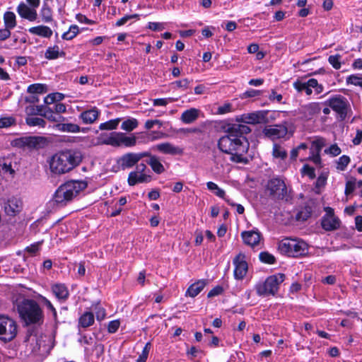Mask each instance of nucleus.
<instances>
[{"label": "nucleus", "instance_id": "f257e3e1", "mask_svg": "<svg viewBox=\"0 0 362 362\" xmlns=\"http://www.w3.org/2000/svg\"><path fill=\"white\" fill-rule=\"evenodd\" d=\"M251 129L247 124H233L226 129V135L218 141V149L231 156V160L236 163L245 162L244 155L247 153L250 144L245 136Z\"/></svg>", "mask_w": 362, "mask_h": 362}, {"label": "nucleus", "instance_id": "f03ea898", "mask_svg": "<svg viewBox=\"0 0 362 362\" xmlns=\"http://www.w3.org/2000/svg\"><path fill=\"white\" fill-rule=\"evenodd\" d=\"M83 154L77 149H68L55 153L49 160L50 171L55 175L65 174L79 165Z\"/></svg>", "mask_w": 362, "mask_h": 362}, {"label": "nucleus", "instance_id": "7ed1b4c3", "mask_svg": "<svg viewBox=\"0 0 362 362\" xmlns=\"http://www.w3.org/2000/svg\"><path fill=\"white\" fill-rule=\"evenodd\" d=\"M88 186V183L83 180H71L58 187L52 201L58 205L64 206L76 197Z\"/></svg>", "mask_w": 362, "mask_h": 362}, {"label": "nucleus", "instance_id": "20e7f679", "mask_svg": "<svg viewBox=\"0 0 362 362\" xmlns=\"http://www.w3.org/2000/svg\"><path fill=\"white\" fill-rule=\"evenodd\" d=\"M18 312L26 325H40L43 322V313L39 305L33 300L25 299L18 305Z\"/></svg>", "mask_w": 362, "mask_h": 362}, {"label": "nucleus", "instance_id": "39448f33", "mask_svg": "<svg viewBox=\"0 0 362 362\" xmlns=\"http://www.w3.org/2000/svg\"><path fill=\"white\" fill-rule=\"evenodd\" d=\"M281 253L291 257H300L308 252V245L305 242L298 239L285 238L278 246Z\"/></svg>", "mask_w": 362, "mask_h": 362}, {"label": "nucleus", "instance_id": "423d86ee", "mask_svg": "<svg viewBox=\"0 0 362 362\" xmlns=\"http://www.w3.org/2000/svg\"><path fill=\"white\" fill-rule=\"evenodd\" d=\"M267 190L274 199L288 201L291 199V189L280 177H274L269 180Z\"/></svg>", "mask_w": 362, "mask_h": 362}, {"label": "nucleus", "instance_id": "0eeeda50", "mask_svg": "<svg viewBox=\"0 0 362 362\" xmlns=\"http://www.w3.org/2000/svg\"><path fill=\"white\" fill-rule=\"evenodd\" d=\"M284 279L285 275L281 273L269 276L264 284L257 285V294L259 296L274 295L279 289V284Z\"/></svg>", "mask_w": 362, "mask_h": 362}, {"label": "nucleus", "instance_id": "6e6552de", "mask_svg": "<svg viewBox=\"0 0 362 362\" xmlns=\"http://www.w3.org/2000/svg\"><path fill=\"white\" fill-rule=\"evenodd\" d=\"M17 327L13 319L0 315V340L4 343L12 341L17 335Z\"/></svg>", "mask_w": 362, "mask_h": 362}, {"label": "nucleus", "instance_id": "1a4fd4ad", "mask_svg": "<svg viewBox=\"0 0 362 362\" xmlns=\"http://www.w3.org/2000/svg\"><path fill=\"white\" fill-rule=\"evenodd\" d=\"M16 146L20 148L28 149H40L47 145V140L43 136H24L15 141Z\"/></svg>", "mask_w": 362, "mask_h": 362}, {"label": "nucleus", "instance_id": "9d476101", "mask_svg": "<svg viewBox=\"0 0 362 362\" xmlns=\"http://www.w3.org/2000/svg\"><path fill=\"white\" fill-rule=\"evenodd\" d=\"M325 104L336 112L339 115L341 120H344L346 117L350 105L347 99L344 97L337 95L329 99L326 101Z\"/></svg>", "mask_w": 362, "mask_h": 362}, {"label": "nucleus", "instance_id": "9b49d317", "mask_svg": "<svg viewBox=\"0 0 362 362\" xmlns=\"http://www.w3.org/2000/svg\"><path fill=\"white\" fill-rule=\"evenodd\" d=\"M269 111H257L255 112L243 114L240 116L237 117L236 121L239 122L251 124H266L269 122V120L267 117Z\"/></svg>", "mask_w": 362, "mask_h": 362}, {"label": "nucleus", "instance_id": "f8f14e48", "mask_svg": "<svg viewBox=\"0 0 362 362\" xmlns=\"http://www.w3.org/2000/svg\"><path fill=\"white\" fill-rule=\"evenodd\" d=\"M326 214L322 218L321 226L326 231H332L340 227L341 221L334 216V209L331 207H325Z\"/></svg>", "mask_w": 362, "mask_h": 362}, {"label": "nucleus", "instance_id": "ddd939ff", "mask_svg": "<svg viewBox=\"0 0 362 362\" xmlns=\"http://www.w3.org/2000/svg\"><path fill=\"white\" fill-rule=\"evenodd\" d=\"M145 156H148V154L144 153V152H141L138 153H128L123 155L119 159L118 163L122 170L131 168L136 164H137L141 159L145 158Z\"/></svg>", "mask_w": 362, "mask_h": 362}, {"label": "nucleus", "instance_id": "4468645a", "mask_svg": "<svg viewBox=\"0 0 362 362\" xmlns=\"http://www.w3.org/2000/svg\"><path fill=\"white\" fill-rule=\"evenodd\" d=\"M235 265L234 276L236 279H243L248 269L247 263L245 261V255L243 253H239L233 259Z\"/></svg>", "mask_w": 362, "mask_h": 362}, {"label": "nucleus", "instance_id": "2eb2a0df", "mask_svg": "<svg viewBox=\"0 0 362 362\" xmlns=\"http://www.w3.org/2000/svg\"><path fill=\"white\" fill-rule=\"evenodd\" d=\"M5 213L8 216H15L19 214L23 209V202L20 198L12 197L4 204Z\"/></svg>", "mask_w": 362, "mask_h": 362}, {"label": "nucleus", "instance_id": "dca6fc26", "mask_svg": "<svg viewBox=\"0 0 362 362\" xmlns=\"http://www.w3.org/2000/svg\"><path fill=\"white\" fill-rule=\"evenodd\" d=\"M264 134L271 139H277L284 137L287 133V127L284 125L269 126L263 129Z\"/></svg>", "mask_w": 362, "mask_h": 362}, {"label": "nucleus", "instance_id": "f3484780", "mask_svg": "<svg viewBox=\"0 0 362 362\" xmlns=\"http://www.w3.org/2000/svg\"><path fill=\"white\" fill-rule=\"evenodd\" d=\"M325 144V140L323 139H319L312 142L310 159L315 164L320 163L321 158L320 153Z\"/></svg>", "mask_w": 362, "mask_h": 362}, {"label": "nucleus", "instance_id": "a211bd4d", "mask_svg": "<svg viewBox=\"0 0 362 362\" xmlns=\"http://www.w3.org/2000/svg\"><path fill=\"white\" fill-rule=\"evenodd\" d=\"M153 149L170 155H181L183 153L182 148L175 146L169 142L157 144L153 147Z\"/></svg>", "mask_w": 362, "mask_h": 362}, {"label": "nucleus", "instance_id": "6ab92c4d", "mask_svg": "<svg viewBox=\"0 0 362 362\" xmlns=\"http://www.w3.org/2000/svg\"><path fill=\"white\" fill-rule=\"evenodd\" d=\"M144 153L148 154V156H145V158H148L146 162L151 166L153 172H155L157 174H161L163 172H165V168L163 165L160 163L158 157L151 154L148 151H144Z\"/></svg>", "mask_w": 362, "mask_h": 362}, {"label": "nucleus", "instance_id": "aec40b11", "mask_svg": "<svg viewBox=\"0 0 362 362\" xmlns=\"http://www.w3.org/2000/svg\"><path fill=\"white\" fill-rule=\"evenodd\" d=\"M241 236L244 243L251 247L258 245L261 239L260 233L255 230L244 231Z\"/></svg>", "mask_w": 362, "mask_h": 362}, {"label": "nucleus", "instance_id": "412c9836", "mask_svg": "<svg viewBox=\"0 0 362 362\" xmlns=\"http://www.w3.org/2000/svg\"><path fill=\"white\" fill-rule=\"evenodd\" d=\"M317 86V80L315 78L309 79L307 82H302L300 81H296L293 83L294 88L298 92L305 91L308 95L312 94V87H315Z\"/></svg>", "mask_w": 362, "mask_h": 362}, {"label": "nucleus", "instance_id": "4be33fe9", "mask_svg": "<svg viewBox=\"0 0 362 362\" xmlns=\"http://www.w3.org/2000/svg\"><path fill=\"white\" fill-rule=\"evenodd\" d=\"M18 14L23 18L28 19L30 21H35L37 18V12L35 8H29L24 3H21L17 8Z\"/></svg>", "mask_w": 362, "mask_h": 362}, {"label": "nucleus", "instance_id": "5701e85b", "mask_svg": "<svg viewBox=\"0 0 362 362\" xmlns=\"http://www.w3.org/2000/svg\"><path fill=\"white\" fill-rule=\"evenodd\" d=\"M99 115L100 111L96 107H93L82 112L79 115V118L85 124H92L97 120Z\"/></svg>", "mask_w": 362, "mask_h": 362}, {"label": "nucleus", "instance_id": "b1692460", "mask_svg": "<svg viewBox=\"0 0 362 362\" xmlns=\"http://www.w3.org/2000/svg\"><path fill=\"white\" fill-rule=\"evenodd\" d=\"M151 180V175L141 173L140 175L136 174L134 172H131L128 176V184L130 186H134L137 183L148 182Z\"/></svg>", "mask_w": 362, "mask_h": 362}, {"label": "nucleus", "instance_id": "393cba45", "mask_svg": "<svg viewBox=\"0 0 362 362\" xmlns=\"http://www.w3.org/2000/svg\"><path fill=\"white\" fill-rule=\"evenodd\" d=\"M315 204L313 202H307L305 206L296 214V219L298 221H306L312 215Z\"/></svg>", "mask_w": 362, "mask_h": 362}, {"label": "nucleus", "instance_id": "a878e982", "mask_svg": "<svg viewBox=\"0 0 362 362\" xmlns=\"http://www.w3.org/2000/svg\"><path fill=\"white\" fill-rule=\"evenodd\" d=\"M207 284L206 280L202 279L192 284L186 291V296H189L192 298L197 296Z\"/></svg>", "mask_w": 362, "mask_h": 362}, {"label": "nucleus", "instance_id": "bb28decb", "mask_svg": "<svg viewBox=\"0 0 362 362\" xmlns=\"http://www.w3.org/2000/svg\"><path fill=\"white\" fill-rule=\"evenodd\" d=\"M199 112V110L190 108L182 114L180 119L185 124L192 123L198 118Z\"/></svg>", "mask_w": 362, "mask_h": 362}, {"label": "nucleus", "instance_id": "cd10ccee", "mask_svg": "<svg viewBox=\"0 0 362 362\" xmlns=\"http://www.w3.org/2000/svg\"><path fill=\"white\" fill-rule=\"evenodd\" d=\"M29 32L33 35L44 37H50L52 35V30L49 27L45 25L32 27L29 29Z\"/></svg>", "mask_w": 362, "mask_h": 362}, {"label": "nucleus", "instance_id": "c85d7f7f", "mask_svg": "<svg viewBox=\"0 0 362 362\" xmlns=\"http://www.w3.org/2000/svg\"><path fill=\"white\" fill-rule=\"evenodd\" d=\"M55 296L61 300H66L69 296V291L66 287L62 284H55L52 288Z\"/></svg>", "mask_w": 362, "mask_h": 362}, {"label": "nucleus", "instance_id": "c756f323", "mask_svg": "<svg viewBox=\"0 0 362 362\" xmlns=\"http://www.w3.org/2000/svg\"><path fill=\"white\" fill-rule=\"evenodd\" d=\"M45 56L47 59H55L59 57H64L65 52L63 51L60 52L59 47L57 45H54L53 47H48Z\"/></svg>", "mask_w": 362, "mask_h": 362}, {"label": "nucleus", "instance_id": "7c9ffc66", "mask_svg": "<svg viewBox=\"0 0 362 362\" xmlns=\"http://www.w3.org/2000/svg\"><path fill=\"white\" fill-rule=\"evenodd\" d=\"M122 136V133L120 132H113L111 135L107 138L103 143L107 145H111L112 146H119L122 145L121 143V137Z\"/></svg>", "mask_w": 362, "mask_h": 362}, {"label": "nucleus", "instance_id": "2f4dec72", "mask_svg": "<svg viewBox=\"0 0 362 362\" xmlns=\"http://www.w3.org/2000/svg\"><path fill=\"white\" fill-rule=\"evenodd\" d=\"M94 322V315L90 312H86L79 318V325L82 327H88Z\"/></svg>", "mask_w": 362, "mask_h": 362}, {"label": "nucleus", "instance_id": "473e14b6", "mask_svg": "<svg viewBox=\"0 0 362 362\" xmlns=\"http://www.w3.org/2000/svg\"><path fill=\"white\" fill-rule=\"evenodd\" d=\"M59 130L64 132L76 133L81 131V128L78 124L72 123H62L57 124Z\"/></svg>", "mask_w": 362, "mask_h": 362}, {"label": "nucleus", "instance_id": "72a5a7b5", "mask_svg": "<svg viewBox=\"0 0 362 362\" xmlns=\"http://www.w3.org/2000/svg\"><path fill=\"white\" fill-rule=\"evenodd\" d=\"M5 27L8 29H13L16 25V15L13 12L7 11L4 16Z\"/></svg>", "mask_w": 362, "mask_h": 362}, {"label": "nucleus", "instance_id": "f704fd0d", "mask_svg": "<svg viewBox=\"0 0 362 362\" xmlns=\"http://www.w3.org/2000/svg\"><path fill=\"white\" fill-rule=\"evenodd\" d=\"M46 107L44 105H29L25 107V112L28 116L40 115L42 117Z\"/></svg>", "mask_w": 362, "mask_h": 362}, {"label": "nucleus", "instance_id": "c9c22d12", "mask_svg": "<svg viewBox=\"0 0 362 362\" xmlns=\"http://www.w3.org/2000/svg\"><path fill=\"white\" fill-rule=\"evenodd\" d=\"M40 16L42 17V21L45 23H49L53 20L52 10L47 3L43 4L42 8L40 11Z\"/></svg>", "mask_w": 362, "mask_h": 362}, {"label": "nucleus", "instance_id": "e433bc0d", "mask_svg": "<svg viewBox=\"0 0 362 362\" xmlns=\"http://www.w3.org/2000/svg\"><path fill=\"white\" fill-rule=\"evenodd\" d=\"M272 155L274 158L284 160L287 157L286 151L279 144H274Z\"/></svg>", "mask_w": 362, "mask_h": 362}, {"label": "nucleus", "instance_id": "4c0bfd02", "mask_svg": "<svg viewBox=\"0 0 362 362\" xmlns=\"http://www.w3.org/2000/svg\"><path fill=\"white\" fill-rule=\"evenodd\" d=\"M47 91V86L41 83H35L30 85L28 88V92L31 94L43 93Z\"/></svg>", "mask_w": 362, "mask_h": 362}, {"label": "nucleus", "instance_id": "58836bf2", "mask_svg": "<svg viewBox=\"0 0 362 362\" xmlns=\"http://www.w3.org/2000/svg\"><path fill=\"white\" fill-rule=\"evenodd\" d=\"M64 98V94L60 93H50L45 98L44 102L47 105H50L54 102L61 101Z\"/></svg>", "mask_w": 362, "mask_h": 362}, {"label": "nucleus", "instance_id": "ea45409f", "mask_svg": "<svg viewBox=\"0 0 362 362\" xmlns=\"http://www.w3.org/2000/svg\"><path fill=\"white\" fill-rule=\"evenodd\" d=\"M26 124L30 127L39 126L45 127L46 122L40 117H28L25 119Z\"/></svg>", "mask_w": 362, "mask_h": 362}, {"label": "nucleus", "instance_id": "a19ab883", "mask_svg": "<svg viewBox=\"0 0 362 362\" xmlns=\"http://www.w3.org/2000/svg\"><path fill=\"white\" fill-rule=\"evenodd\" d=\"M138 121L136 119H128L122 122L121 128L125 131L131 132L138 126Z\"/></svg>", "mask_w": 362, "mask_h": 362}, {"label": "nucleus", "instance_id": "79ce46f5", "mask_svg": "<svg viewBox=\"0 0 362 362\" xmlns=\"http://www.w3.org/2000/svg\"><path fill=\"white\" fill-rule=\"evenodd\" d=\"M78 32L79 28L76 25H71L69 30L62 35V38L66 40H72L74 37H76Z\"/></svg>", "mask_w": 362, "mask_h": 362}, {"label": "nucleus", "instance_id": "37998d69", "mask_svg": "<svg viewBox=\"0 0 362 362\" xmlns=\"http://www.w3.org/2000/svg\"><path fill=\"white\" fill-rule=\"evenodd\" d=\"M120 119H112L108 122L100 124L99 128L100 130H112L115 129L119 124Z\"/></svg>", "mask_w": 362, "mask_h": 362}, {"label": "nucleus", "instance_id": "c03bdc74", "mask_svg": "<svg viewBox=\"0 0 362 362\" xmlns=\"http://www.w3.org/2000/svg\"><path fill=\"white\" fill-rule=\"evenodd\" d=\"M16 120L13 117L0 118V128H7L16 124Z\"/></svg>", "mask_w": 362, "mask_h": 362}, {"label": "nucleus", "instance_id": "a18cd8bd", "mask_svg": "<svg viewBox=\"0 0 362 362\" xmlns=\"http://www.w3.org/2000/svg\"><path fill=\"white\" fill-rule=\"evenodd\" d=\"M121 139L122 144L125 146H134L136 145V139L135 136H127L124 133H122Z\"/></svg>", "mask_w": 362, "mask_h": 362}, {"label": "nucleus", "instance_id": "49530a36", "mask_svg": "<svg viewBox=\"0 0 362 362\" xmlns=\"http://www.w3.org/2000/svg\"><path fill=\"white\" fill-rule=\"evenodd\" d=\"M340 59L341 55L339 54L331 55L328 58V62L335 69H339L341 68Z\"/></svg>", "mask_w": 362, "mask_h": 362}, {"label": "nucleus", "instance_id": "de8ad7c7", "mask_svg": "<svg viewBox=\"0 0 362 362\" xmlns=\"http://www.w3.org/2000/svg\"><path fill=\"white\" fill-rule=\"evenodd\" d=\"M151 343L147 342L143 349L141 354L139 356L136 362H146L151 349Z\"/></svg>", "mask_w": 362, "mask_h": 362}, {"label": "nucleus", "instance_id": "09e8293b", "mask_svg": "<svg viewBox=\"0 0 362 362\" xmlns=\"http://www.w3.org/2000/svg\"><path fill=\"white\" fill-rule=\"evenodd\" d=\"M259 259L267 264H273L275 262V257L267 252H262L259 254Z\"/></svg>", "mask_w": 362, "mask_h": 362}, {"label": "nucleus", "instance_id": "8fccbe9b", "mask_svg": "<svg viewBox=\"0 0 362 362\" xmlns=\"http://www.w3.org/2000/svg\"><path fill=\"white\" fill-rule=\"evenodd\" d=\"M346 83L354 86H358L362 88V77L356 75L349 76L346 78Z\"/></svg>", "mask_w": 362, "mask_h": 362}, {"label": "nucleus", "instance_id": "3c124183", "mask_svg": "<svg viewBox=\"0 0 362 362\" xmlns=\"http://www.w3.org/2000/svg\"><path fill=\"white\" fill-rule=\"evenodd\" d=\"M350 162V158L347 156H342L339 158V160L337 162L338 166L337 168L344 170L345 168L347 166V165Z\"/></svg>", "mask_w": 362, "mask_h": 362}, {"label": "nucleus", "instance_id": "603ef678", "mask_svg": "<svg viewBox=\"0 0 362 362\" xmlns=\"http://www.w3.org/2000/svg\"><path fill=\"white\" fill-rule=\"evenodd\" d=\"M301 173L303 175H306L310 177V178L313 179L315 177V169L310 167L308 165H304Z\"/></svg>", "mask_w": 362, "mask_h": 362}, {"label": "nucleus", "instance_id": "864d4df0", "mask_svg": "<svg viewBox=\"0 0 362 362\" xmlns=\"http://www.w3.org/2000/svg\"><path fill=\"white\" fill-rule=\"evenodd\" d=\"M53 113V110L50 107H47L45 110L44 111L42 117H45L46 119L51 122H57L58 119L56 116L54 115Z\"/></svg>", "mask_w": 362, "mask_h": 362}, {"label": "nucleus", "instance_id": "5fc2aeb1", "mask_svg": "<svg viewBox=\"0 0 362 362\" xmlns=\"http://www.w3.org/2000/svg\"><path fill=\"white\" fill-rule=\"evenodd\" d=\"M119 320H112L109 322L107 326V330L110 333H115L119 327Z\"/></svg>", "mask_w": 362, "mask_h": 362}, {"label": "nucleus", "instance_id": "6e6d98bb", "mask_svg": "<svg viewBox=\"0 0 362 362\" xmlns=\"http://www.w3.org/2000/svg\"><path fill=\"white\" fill-rule=\"evenodd\" d=\"M173 99L171 98H158L154 99L153 101V104L154 106H165L169 102H172Z\"/></svg>", "mask_w": 362, "mask_h": 362}, {"label": "nucleus", "instance_id": "4d7b16f0", "mask_svg": "<svg viewBox=\"0 0 362 362\" xmlns=\"http://www.w3.org/2000/svg\"><path fill=\"white\" fill-rule=\"evenodd\" d=\"M155 124L158 125L160 127L163 125V122L158 119L147 120L145 123V127L147 129H151Z\"/></svg>", "mask_w": 362, "mask_h": 362}, {"label": "nucleus", "instance_id": "13d9d810", "mask_svg": "<svg viewBox=\"0 0 362 362\" xmlns=\"http://www.w3.org/2000/svg\"><path fill=\"white\" fill-rule=\"evenodd\" d=\"M223 292V288L221 286H216L213 289H211L207 295L208 298H212L214 296H218Z\"/></svg>", "mask_w": 362, "mask_h": 362}, {"label": "nucleus", "instance_id": "bf43d9fd", "mask_svg": "<svg viewBox=\"0 0 362 362\" xmlns=\"http://www.w3.org/2000/svg\"><path fill=\"white\" fill-rule=\"evenodd\" d=\"M325 152H327V150H325ZM328 152L332 156H337L340 154L341 149L337 144H333L329 147Z\"/></svg>", "mask_w": 362, "mask_h": 362}, {"label": "nucleus", "instance_id": "052dcab7", "mask_svg": "<svg viewBox=\"0 0 362 362\" xmlns=\"http://www.w3.org/2000/svg\"><path fill=\"white\" fill-rule=\"evenodd\" d=\"M259 94V91L257 90H249L243 93L242 98H253Z\"/></svg>", "mask_w": 362, "mask_h": 362}, {"label": "nucleus", "instance_id": "680f3d73", "mask_svg": "<svg viewBox=\"0 0 362 362\" xmlns=\"http://www.w3.org/2000/svg\"><path fill=\"white\" fill-rule=\"evenodd\" d=\"M355 189V181L349 180L346 183L345 194L346 195L353 192Z\"/></svg>", "mask_w": 362, "mask_h": 362}, {"label": "nucleus", "instance_id": "e2e57ef3", "mask_svg": "<svg viewBox=\"0 0 362 362\" xmlns=\"http://www.w3.org/2000/svg\"><path fill=\"white\" fill-rule=\"evenodd\" d=\"M76 19L81 23H85L86 24H94L95 21L88 19L86 16L78 13L76 15Z\"/></svg>", "mask_w": 362, "mask_h": 362}, {"label": "nucleus", "instance_id": "0e129e2a", "mask_svg": "<svg viewBox=\"0 0 362 362\" xmlns=\"http://www.w3.org/2000/svg\"><path fill=\"white\" fill-rule=\"evenodd\" d=\"M0 170L4 173H9L10 174H14L15 171L12 169L11 164L4 163L0 165Z\"/></svg>", "mask_w": 362, "mask_h": 362}, {"label": "nucleus", "instance_id": "69168bd1", "mask_svg": "<svg viewBox=\"0 0 362 362\" xmlns=\"http://www.w3.org/2000/svg\"><path fill=\"white\" fill-rule=\"evenodd\" d=\"M231 108H232V106L230 104H229V103L224 104L223 106H221L218 108V112L219 114H225V113L230 112Z\"/></svg>", "mask_w": 362, "mask_h": 362}, {"label": "nucleus", "instance_id": "338daca9", "mask_svg": "<svg viewBox=\"0 0 362 362\" xmlns=\"http://www.w3.org/2000/svg\"><path fill=\"white\" fill-rule=\"evenodd\" d=\"M11 35L10 29L5 27L4 29L0 30V40H4Z\"/></svg>", "mask_w": 362, "mask_h": 362}, {"label": "nucleus", "instance_id": "774afa93", "mask_svg": "<svg viewBox=\"0 0 362 362\" xmlns=\"http://www.w3.org/2000/svg\"><path fill=\"white\" fill-rule=\"evenodd\" d=\"M148 28L152 30L156 31V30H161L164 28H163V25L160 23L150 22L148 23Z\"/></svg>", "mask_w": 362, "mask_h": 362}]
</instances>
